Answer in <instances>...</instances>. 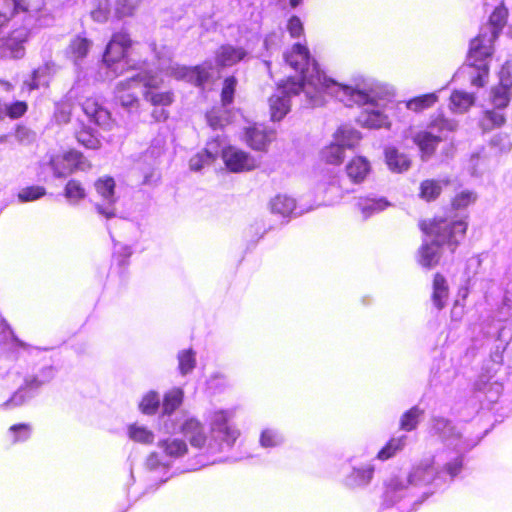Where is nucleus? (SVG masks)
Returning <instances> with one entry per match:
<instances>
[{
	"instance_id": "obj_1",
	"label": "nucleus",
	"mask_w": 512,
	"mask_h": 512,
	"mask_svg": "<svg viewBox=\"0 0 512 512\" xmlns=\"http://www.w3.org/2000/svg\"><path fill=\"white\" fill-rule=\"evenodd\" d=\"M417 226L426 238L447 247V252L450 255L455 254L468 230V222L465 219L443 214L422 218L418 221Z\"/></svg>"
},
{
	"instance_id": "obj_2",
	"label": "nucleus",
	"mask_w": 512,
	"mask_h": 512,
	"mask_svg": "<svg viewBox=\"0 0 512 512\" xmlns=\"http://www.w3.org/2000/svg\"><path fill=\"white\" fill-rule=\"evenodd\" d=\"M458 128V122L440 111L430 116L425 128L416 131L412 142L418 148L421 159H430L436 154L439 145L444 140L445 133H453Z\"/></svg>"
},
{
	"instance_id": "obj_3",
	"label": "nucleus",
	"mask_w": 512,
	"mask_h": 512,
	"mask_svg": "<svg viewBox=\"0 0 512 512\" xmlns=\"http://www.w3.org/2000/svg\"><path fill=\"white\" fill-rule=\"evenodd\" d=\"M48 165L55 178H66L78 171H86L92 168V163L81 151L75 148L51 156Z\"/></svg>"
},
{
	"instance_id": "obj_4",
	"label": "nucleus",
	"mask_w": 512,
	"mask_h": 512,
	"mask_svg": "<svg viewBox=\"0 0 512 512\" xmlns=\"http://www.w3.org/2000/svg\"><path fill=\"white\" fill-rule=\"evenodd\" d=\"M140 84L143 87L142 97L151 106H171L175 101L173 90H160L163 80L149 72H143Z\"/></svg>"
},
{
	"instance_id": "obj_5",
	"label": "nucleus",
	"mask_w": 512,
	"mask_h": 512,
	"mask_svg": "<svg viewBox=\"0 0 512 512\" xmlns=\"http://www.w3.org/2000/svg\"><path fill=\"white\" fill-rule=\"evenodd\" d=\"M132 45L133 40L128 31L120 30L112 33L102 55L104 65L112 68L124 61L128 57Z\"/></svg>"
},
{
	"instance_id": "obj_6",
	"label": "nucleus",
	"mask_w": 512,
	"mask_h": 512,
	"mask_svg": "<svg viewBox=\"0 0 512 512\" xmlns=\"http://www.w3.org/2000/svg\"><path fill=\"white\" fill-rule=\"evenodd\" d=\"M54 378L52 366L42 368L38 374L26 376L22 385L14 392L10 401L22 404L32 398L44 385L50 383Z\"/></svg>"
},
{
	"instance_id": "obj_7",
	"label": "nucleus",
	"mask_w": 512,
	"mask_h": 512,
	"mask_svg": "<svg viewBox=\"0 0 512 512\" xmlns=\"http://www.w3.org/2000/svg\"><path fill=\"white\" fill-rule=\"evenodd\" d=\"M495 41V37L489 35L487 31L481 30L469 43L467 65L489 64V60L494 54Z\"/></svg>"
},
{
	"instance_id": "obj_8",
	"label": "nucleus",
	"mask_w": 512,
	"mask_h": 512,
	"mask_svg": "<svg viewBox=\"0 0 512 512\" xmlns=\"http://www.w3.org/2000/svg\"><path fill=\"white\" fill-rule=\"evenodd\" d=\"M30 38V30L21 26L0 38V55L4 58L20 59L25 55V45Z\"/></svg>"
},
{
	"instance_id": "obj_9",
	"label": "nucleus",
	"mask_w": 512,
	"mask_h": 512,
	"mask_svg": "<svg viewBox=\"0 0 512 512\" xmlns=\"http://www.w3.org/2000/svg\"><path fill=\"white\" fill-rule=\"evenodd\" d=\"M45 6L44 0H0V29L19 14L39 13Z\"/></svg>"
},
{
	"instance_id": "obj_10",
	"label": "nucleus",
	"mask_w": 512,
	"mask_h": 512,
	"mask_svg": "<svg viewBox=\"0 0 512 512\" xmlns=\"http://www.w3.org/2000/svg\"><path fill=\"white\" fill-rule=\"evenodd\" d=\"M81 109L88 120L104 130H110L114 124L111 112L96 96L86 97L81 102Z\"/></svg>"
},
{
	"instance_id": "obj_11",
	"label": "nucleus",
	"mask_w": 512,
	"mask_h": 512,
	"mask_svg": "<svg viewBox=\"0 0 512 512\" xmlns=\"http://www.w3.org/2000/svg\"><path fill=\"white\" fill-rule=\"evenodd\" d=\"M222 159L226 168L233 173L248 172L258 167L257 160L249 152L234 146L222 150Z\"/></svg>"
},
{
	"instance_id": "obj_12",
	"label": "nucleus",
	"mask_w": 512,
	"mask_h": 512,
	"mask_svg": "<svg viewBox=\"0 0 512 512\" xmlns=\"http://www.w3.org/2000/svg\"><path fill=\"white\" fill-rule=\"evenodd\" d=\"M276 139V132L263 125L253 123L244 128L243 140L254 151L266 153L270 144Z\"/></svg>"
},
{
	"instance_id": "obj_13",
	"label": "nucleus",
	"mask_w": 512,
	"mask_h": 512,
	"mask_svg": "<svg viewBox=\"0 0 512 512\" xmlns=\"http://www.w3.org/2000/svg\"><path fill=\"white\" fill-rule=\"evenodd\" d=\"M94 187L98 195H100L104 200L107 201L106 205L96 204V211L104 216L106 219H112L116 217V197H115V188L116 183L113 177L111 176H103L98 178L94 182Z\"/></svg>"
},
{
	"instance_id": "obj_14",
	"label": "nucleus",
	"mask_w": 512,
	"mask_h": 512,
	"mask_svg": "<svg viewBox=\"0 0 512 512\" xmlns=\"http://www.w3.org/2000/svg\"><path fill=\"white\" fill-rule=\"evenodd\" d=\"M302 75L306 86L307 95L312 93H323L334 86L339 88L340 85L333 78L327 76L323 70H321L317 61H313L311 69L309 67L307 72H304Z\"/></svg>"
},
{
	"instance_id": "obj_15",
	"label": "nucleus",
	"mask_w": 512,
	"mask_h": 512,
	"mask_svg": "<svg viewBox=\"0 0 512 512\" xmlns=\"http://www.w3.org/2000/svg\"><path fill=\"white\" fill-rule=\"evenodd\" d=\"M284 60L291 69L301 75L307 72V69L313 64V61H316L312 57L309 48L301 43H294L285 51Z\"/></svg>"
},
{
	"instance_id": "obj_16",
	"label": "nucleus",
	"mask_w": 512,
	"mask_h": 512,
	"mask_svg": "<svg viewBox=\"0 0 512 512\" xmlns=\"http://www.w3.org/2000/svg\"><path fill=\"white\" fill-rule=\"evenodd\" d=\"M445 253H448L447 247L441 246L433 240L424 241L417 249L416 261L421 267L431 269L440 264Z\"/></svg>"
},
{
	"instance_id": "obj_17",
	"label": "nucleus",
	"mask_w": 512,
	"mask_h": 512,
	"mask_svg": "<svg viewBox=\"0 0 512 512\" xmlns=\"http://www.w3.org/2000/svg\"><path fill=\"white\" fill-rule=\"evenodd\" d=\"M246 56L245 48L223 44L215 52V62L219 68L231 67L245 59Z\"/></svg>"
},
{
	"instance_id": "obj_18",
	"label": "nucleus",
	"mask_w": 512,
	"mask_h": 512,
	"mask_svg": "<svg viewBox=\"0 0 512 512\" xmlns=\"http://www.w3.org/2000/svg\"><path fill=\"white\" fill-rule=\"evenodd\" d=\"M449 179L438 180L435 178H426L419 183L418 197L425 203L436 202L443 192V184L448 185Z\"/></svg>"
},
{
	"instance_id": "obj_19",
	"label": "nucleus",
	"mask_w": 512,
	"mask_h": 512,
	"mask_svg": "<svg viewBox=\"0 0 512 512\" xmlns=\"http://www.w3.org/2000/svg\"><path fill=\"white\" fill-rule=\"evenodd\" d=\"M142 73H138L124 81H121L117 85V98L120 103L125 107H131L138 103V96L136 92H131L133 89H137L141 86L140 79Z\"/></svg>"
},
{
	"instance_id": "obj_20",
	"label": "nucleus",
	"mask_w": 512,
	"mask_h": 512,
	"mask_svg": "<svg viewBox=\"0 0 512 512\" xmlns=\"http://www.w3.org/2000/svg\"><path fill=\"white\" fill-rule=\"evenodd\" d=\"M180 431L189 440L191 446L201 449L206 445L207 436L204 427L197 419L190 418L184 421Z\"/></svg>"
},
{
	"instance_id": "obj_21",
	"label": "nucleus",
	"mask_w": 512,
	"mask_h": 512,
	"mask_svg": "<svg viewBox=\"0 0 512 512\" xmlns=\"http://www.w3.org/2000/svg\"><path fill=\"white\" fill-rule=\"evenodd\" d=\"M345 170L352 183L361 184L369 175L371 164L368 159L363 156H354L347 163Z\"/></svg>"
},
{
	"instance_id": "obj_22",
	"label": "nucleus",
	"mask_w": 512,
	"mask_h": 512,
	"mask_svg": "<svg viewBox=\"0 0 512 512\" xmlns=\"http://www.w3.org/2000/svg\"><path fill=\"white\" fill-rule=\"evenodd\" d=\"M449 293L450 288L446 277L442 273L436 272L432 280L431 300L438 310H442L446 306Z\"/></svg>"
},
{
	"instance_id": "obj_23",
	"label": "nucleus",
	"mask_w": 512,
	"mask_h": 512,
	"mask_svg": "<svg viewBox=\"0 0 512 512\" xmlns=\"http://www.w3.org/2000/svg\"><path fill=\"white\" fill-rule=\"evenodd\" d=\"M385 162L389 169L396 173L407 171L412 164L411 159L398 148L389 146L384 150Z\"/></svg>"
},
{
	"instance_id": "obj_24",
	"label": "nucleus",
	"mask_w": 512,
	"mask_h": 512,
	"mask_svg": "<svg viewBox=\"0 0 512 512\" xmlns=\"http://www.w3.org/2000/svg\"><path fill=\"white\" fill-rule=\"evenodd\" d=\"M74 136L77 142L87 149L97 150L101 147V140L97 132L82 121L78 122Z\"/></svg>"
},
{
	"instance_id": "obj_25",
	"label": "nucleus",
	"mask_w": 512,
	"mask_h": 512,
	"mask_svg": "<svg viewBox=\"0 0 512 512\" xmlns=\"http://www.w3.org/2000/svg\"><path fill=\"white\" fill-rule=\"evenodd\" d=\"M215 416L216 423L213 431L217 438L228 446L233 445L239 435L238 430L228 424L226 414L223 411L217 412Z\"/></svg>"
},
{
	"instance_id": "obj_26",
	"label": "nucleus",
	"mask_w": 512,
	"mask_h": 512,
	"mask_svg": "<svg viewBox=\"0 0 512 512\" xmlns=\"http://www.w3.org/2000/svg\"><path fill=\"white\" fill-rule=\"evenodd\" d=\"M506 121V115L502 112V109L493 107L483 111L479 119V127L486 133L503 127Z\"/></svg>"
},
{
	"instance_id": "obj_27",
	"label": "nucleus",
	"mask_w": 512,
	"mask_h": 512,
	"mask_svg": "<svg viewBox=\"0 0 512 512\" xmlns=\"http://www.w3.org/2000/svg\"><path fill=\"white\" fill-rule=\"evenodd\" d=\"M359 124L370 129L388 128V116L380 110H362L357 118Z\"/></svg>"
},
{
	"instance_id": "obj_28",
	"label": "nucleus",
	"mask_w": 512,
	"mask_h": 512,
	"mask_svg": "<svg viewBox=\"0 0 512 512\" xmlns=\"http://www.w3.org/2000/svg\"><path fill=\"white\" fill-rule=\"evenodd\" d=\"M439 101L437 92H429L414 96L405 102V107L416 114L431 109Z\"/></svg>"
},
{
	"instance_id": "obj_29",
	"label": "nucleus",
	"mask_w": 512,
	"mask_h": 512,
	"mask_svg": "<svg viewBox=\"0 0 512 512\" xmlns=\"http://www.w3.org/2000/svg\"><path fill=\"white\" fill-rule=\"evenodd\" d=\"M91 46L92 40L83 35H76L71 39L67 47V56L77 63L87 57Z\"/></svg>"
},
{
	"instance_id": "obj_30",
	"label": "nucleus",
	"mask_w": 512,
	"mask_h": 512,
	"mask_svg": "<svg viewBox=\"0 0 512 512\" xmlns=\"http://www.w3.org/2000/svg\"><path fill=\"white\" fill-rule=\"evenodd\" d=\"M450 109L454 113H466L476 102L474 93L453 90L449 97Z\"/></svg>"
},
{
	"instance_id": "obj_31",
	"label": "nucleus",
	"mask_w": 512,
	"mask_h": 512,
	"mask_svg": "<svg viewBox=\"0 0 512 512\" xmlns=\"http://www.w3.org/2000/svg\"><path fill=\"white\" fill-rule=\"evenodd\" d=\"M339 89L343 92V95L347 97L345 100L347 106L376 104V99L366 91L342 84L339 85Z\"/></svg>"
},
{
	"instance_id": "obj_32",
	"label": "nucleus",
	"mask_w": 512,
	"mask_h": 512,
	"mask_svg": "<svg viewBox=\"0 0 512 512\" xmlns=\"http://www.w3.org/2000/svg\"><path fill=\"white\" fill-rule=\"evenodd\" d=\"M270 118L272 121H281L290 111L291 103L288 96L273 94L268 99Z\"/></svg>"
},
{
	"instance_id": "obj_33",
	"label": "nucleus",
	"mask_w": 512,
	"mask_h": 512,
	"mask_svg": "<svg viewBox=\"0 0 512 512\" xmlns=\"http://www.w3.org/2000/svg\"><path fill=\"white\" fill-rule=\"evenodd\" d=\"M63 196L73 204H78L87 197L84 183L77 178H70L64 185Z\"/></svg>"
},
{
	"instance_id": "obj_34",
	"label": "nucleus",
	"mask_w": 512,
	"mask_h": 512,
	"mask_svg": "<svg viewBox=\"0 0 512 512\" xmlns=\"http://www.w3.org/2000/svg\"><path fill=\"white\" fill-rule=\"evenodd\" d=\"M507 18L508 9L503 4L496 6L489 16L488 34L497 39L507 23Z\"/></svg>"
},
{
	"instance_id": "obj_35",
	"label": "nucleus",
	"mask_w": 512,
	"mask_h": 512,
	"mask_svg": "<svg viewBox=\"0 0 512 512\" xmlns=\"http://www.w3.org/2000/svg\"><path fill=\"white\" fill-rule=\"evenodd\" d=\"M391 203L385 197H361L358 201V208L364 216L387 209Z\"/></svg>"
},
{
	"instance_id": "obj_36",
	"label": "nucleus",
	"mask_w": 512,
	"mask_h": 512,
	"mask_svg": "<svg viewBox=\"0 0 512 512\" xmlns=\"http://www.w3.org/2000/svg\"><path fill=\"white\" fill-rule=\"evenodd\" d=\"M362 139V135L359 131L347 128V127H340L336 130L334 133V140L338 144H341V146L345 149H354L358 146L359 142Z\"/></svg>"
},
{
	"instance_id": "obj_37",
	"label": "nucleus",
	"mask_w": 512,
	"mask_h": 512,
	"mask_svg": "<svg viewBox=\"0 0 512 512\" xmlns=\"http://www.w3.org/2000/svg\"><path fill=\"white\" fill-rule=\"evenodd\" d=\"M489 101L496 109L504 110L511 101V90L507 84H496L490 89Z\"/></svg>"
},
{
	"instance_id": "obj_38",
	"label": "nucleus",
	"mask_w": 512,
	"mask_h": 512,
	"mask_svg": "<svg viewBox=\"0 0 512 512\" xmlns=\"http://www.w3.org/2000/svg\"><path fill=\"white\" fill-rule=\"evenodd\" d=\"M158 446L165 455L171 458H179L188 452L187 444L182 439L167 438L159 441Z\"/></svg>"
},
{
	"instance_id": "obj_39",
	"label": "nucleus",
	"mask_w": 512,
	"mask_h": 512,
	"mask_svg": "<svg viewBox=\"0 0 512 512\" xmlns=\"http://www.w3.org/2000/svg\"><path fill=\"white\" fill-rule=\"evenodd\" d=\"M320 158L325 164L338 166L344 161V148L337 142L330 143L321 150Z\"/></svg>"
},
{
	"instance_id": "obj_40",
	"label": "nucleus",
	"mask_w": 512,
	"mask_h": 512,
	"mask_svg": "<svg viewBox=\"0 0 512 512\" xmlns=\"http://www.w3.org/2000/svg\"><path fill=\"white\" fill-rule=\"evenodd\" d=\"M184 392L181 388L175 387L167 391L162 401V412L165 415H171L183 403Z\"/></svg>"
},
{
	"instance_id": "obj_41",
	"label": "nucleus",
	"mask_w": 512,
	"mask_h": 512,
	"mask_svg": "<svg viewBox=\"0 0 512 512\" xmlns=\"http://www.w3.org/2000/svg\"><path fill=\"white\" fill-rule=\"evenodd\" d=\"M211 69L212 64L209 61L191 66L190 84L195 87L204 88L211 79Z\"/></svg>"
},
{
	"instance_id": "obj_42",
	"label": "nucleus",
	"mask_w": 512,
	"mask_h": 512,
	"mask_svg": "<svg viewBox=\"0 0 512 512\" xmlns=\"http://www.w3.org/2000/svg\"><path fill=\"white\" fill-rule=\"evenodd\" d=\"M405 440V436L390 438L385 443V445L378 451L376 456L377 459L380 461H386L394 457L399 451H401L404 448Z\"/></svg>"
},
{
	"instance_id": "obj_43",
	"label": "nucleus",
	"mask_w": 512,
	"mask_h": 512,
	"mask_svg": "<svg viewBox=\"0 0 512 512\" xmlns=\"http://www.w3.org/2000/svg\"><path fill=\"white\" fill-rule=\"evenodd\" d=\"M424 411L418 406H413L404 412L400 418L399 428L403 431L410 432L417 428L420 417Z\"/></svg>"
},
{
	"instance_id": "obj_44",
	"label": "nucleus",
	"mask_w": 512,
	"mask_h": 512,
	"mask_svg": "<svg viewBox=\"0 0 512 512\" xmlns=\"http://www.w3.org/2000/svg\"><path fill=\"white\" fill-rule=\"evenodd\" d=\"M278 88L281 90V96H288L289 98L292 95H298L301 92L306 93V86L304 83L303 75L299 80L294 77H288L278 83Z\"/></svg>"
},
{
	"instance_id": "obj_45",
	"label": "nucleus",
	"mask_w": 512,
	"mask_h": 512,
	"mask_svg": "<svg viewBox=\"0 0 512 512\" xmlns=\"http://www.w3.org/2000/svg\"><path fill=\"white\" fill-rule=\"evenodd\" d=\"M143 0H116L114 14L118 19L133 17Z\"/></svg>"
},
{
	"instance_id": "obj_46",
	"label": "nucleus",
	"mask_w": 512,
	"mask_h": 512,
	"mask_svg": "<svg viewBox=\"0 0 512 512\" xmlns=\"http://www.w3.org/2000/svg\"><path fill=\"white\" fill-rule=\"evenodd\" d=\"M238 80L234 75L224 78L220 93V101L223 106H229L234 101Z\"/></svg>"
},
{
	"instance_id": "obj_47",
	"label": "nucleus",
	"mask_w": 512,
	"mask_h": 512,
	"mask_svg": "<svg viewBox=\"0 0 512 512\" xmlns=\"http://www.w3.org/2000/svg\"><path fill=\"white\" fill-rule=\"evenodd\" d=\"M271 209L274 213L286 216L294 211L295 202L286 195H276L271 201Z\"/></svg>"
},
{
	"instance_id": "obj_48",
	"label": "nucleus",
	"mask_w": 512,
	"mask_h": 512,
	"mask_svg": "<svg viewBox=\"0 0 512 512\" xmlns=\"http://www.w3.org/2000/svg\"><path fill=\"white\" fill-rule=\"evenodd\" d=\"M160 407V398L157 392L149 391L141 399L139 409L143 414L154 415Z\"/></svg>"
},
{
	"instance_id": "obj_49",
	"label": "nucleus",
	"mask_w": 512,
	"mask_h": 512,
	"mask_svg": "<svg viewBox=\"0 0 512 512\" xmlns=\"http://www.w3.org/2000/svg\"><path fill=\"white\" fill-rule=\"evenodd\" d=\"M128 435L131 440L142 444H151L154 440V434L151 430L137 424H131L128 427Z\"/></svg>"
},
{
	"instance_id": "obj_50",
	"label": "nucleus",
	"mask_w": 512,
	"mask_h": 512,
	"mask_svg": "<svg viewBox=\"0 0 512 512\" xmlns=\"http://www.w3.org/2000/svg\"><path fill=\"white\" fill-rule=\"evenodd\" d=\"M73 105L68 101L56 103L53 118L59 125L68 124L71 121Z\"/></svg>"
},
{
	"instance_id": "obj_51",
	"label": "nucleus",
	"mask_w": 512,
	"mask_h": 512,
	"mask_svg": "<svg viewBox=\"0 0 512 512\" xmlns=\"http://www.w3.org/2000/svg\"><path fill=\"white\" fill-rule=\"evenodd\" d=\"M476 199L477 195L473 191L465 190L455 194L450 200V205L454 210H461L470 206Z\"/></svg>"
},
{
	"instance_id": "obj_52",
	"label": "nucleus",
	"mask_w": 512,
	"mask_h": 512,
	"mask_svg": "<svg viewBox=\"0 0 512 512\" xmlns=\"http://www.w3.org/2000/svg\"><path fill=\"white\" fill-rule=\"evenodd\" d=\"M46 195V188L40 185L27 186L18 193V199L21 202H31L38 200Z\"/></svg>"
},
{
	"instance_id": "obj_53",
	"label": "nucleus",
	"mask_w": 512,
	"mask_h": 512,
	"mask_svg": "<svg viewBox=\"0 0 512 512\" xmlns=\"http://www.w3.org/2000/svg\"><path fill=\"white\" fill-rule=\"evenodd\" d=\"M471 68L476 69L477 73L470 78V84L477 88H483L486 86L490 74V65H468Z\"/></svg>"
},
{
	"instance_id": "obj_54",
	"label": "nucleus",
	"mask_w": 512,
	"mask_h": 512,
	"mask_svg": "<svg viewBox=\"0 0 512 512\" xmlns=\"http://www.w3.org/2000/svg\"><path fill=\"white\" fill-rule=\"evenodd\" d=\"M179 369L182 374L191 372L196 364L195 353L189 349L181 351L178 355Z\"/></svg>"
},
{
	"instance_id": "obj_55",
	"label": "nucleus",
	"mask_w": 512,
	"mask_h": 512,
	"mask_svg": "<svg viewBox=\"0 0 512 512\" xmlns=\"http://www.w3.org/2000/svg\"><path fill=\"white\" fill-rule=\"evenodd\" d=\"M384 488V497L388 499L391 498L396 492L406 489L407 483H405V481L401 478L394 476L384 484Z\"/></svg>"
},
{
	"instance_id": "obj_56",
	"label": "nucleus",
	"mask_w": 512,
	"mask_h": 512,
	"mask_svg": "<svg viewBox=\"0 0 512 512\" xmlns=\"http://www.w3.org/2000/svg\"><path fill=\"white\" fill-rule=\"evenodd\" d=\"M28 110V104L25 101H15L6 106L5 111L10 119L22 117Z\"/></svg>"
},
{
	"instance_id": "obj_57",
	"label": "nucleus",
	"mask_w": 512,
	"mask_h": 512,
	"mask_svg": "<svg viewBox=\"0 0 512 512\" xmlns=\"http://www.w3.org/2000/svg\"><path fill=\"white\" fill-rule=\"evenodd\" d=\"M287 30L291 38H299L304 34V27L301 19L292 15L287 21Z\"/></svg>"
},
{
	"instance_id": "obj_58",
	"label": "nucleus",
	"mask_w": 512,
	"mask_h": 512,
	"mask_svg": "<svg viewBox=\"0 0 512 512\" xmlns=\"http://www.w3.org/2000/svg\"><path fill=\"white\" fill-rule=\"evenodd\" d=\"M9 431L14 434V441H24L29 438L31 426L27 423H18L10 426Z\"/></svg>"
},
{
	"instance_id": "obj_59",
	"label": "nucleus",
	"mask_w": 512,
	"mask_h": 512,
	"mask_svg": "<svg viewBox=\"0 0 512 512\" xmlns=\"http://www.w3.org/2000/svg\"><path fill=\"white\" fill-rule=\"evenodd\" d=\"M170 75L178 81H186L190 83L191 66L176 64L170 68Z\"/></svg>"
},
{
	"instance_id": "obj_60",
	"label": "nucleus",
	"mask_w": 512,
	"mask_h": 512,
	"mask_svg": "<svg viewBox=\"0 0 512 512\" xmlns=\"http://www.w3.org/2000/svg\"><path fill=\"white\" fill-rule=\"evenodd\" d=\"M205 116H206L208 125L212 129L216 130V129L222 128L224 126L222 113L220 110L212 108L206 112Z\"/></svg>"
},
{
	"instance_id": "obj_61",
	"label": "nucleus",
	"mask_w": 512,
	"mask_h": 512,
	"mask_svg": "<svg viewBox=\"0 0 512 512\" xmlns=\"http://www.w3.org/2000/svg\"><path fill=\"white\" fill-rule=\"evenodd\" d=\"M464 464V457L458 456L453 460L447 462L444 466V470L450 475L451 478H454L460 474L462 471Z\"/></svg>"
},
{
	"instance_id": "obj_62",
	"label": "nucleus",
	"mask_w": 512,
	"mask_h": 512,
	"mask_svg": "<svg viewBox=\"0 0 512 512\" xmlns=\"http://www.w3.org/2000/svg\"><path fill=\"white\" fill-rule=\"evenodd\" d=\"M153 109L150 113V117L152 118L154 123H162L166 122L170 117V106H152Z\"/></svg>"
},
{
	"instance_id": "obj_63",
	"label": "nucleus",
	"mask_w": 512,
	"mask_h": 512,
	"mask_svg": "<svg viewBox=\"0 0 512 512\" xmlns=\"http://www.w3.org/2000/svg\"><path fill=\"white\" fill-rule=\"evenodd\" d=\"M165 151V140L154 139L145 151V155L153 158L161 156Z\"/></svg>"
},
{
	"instance_id": "obj_64",
	"label": "nucleus",
	"mask_w": 512,
	"mask_h": 512,
	"mask_svg": "<svg viewBox=\"0 0 512 512\" xmlns=\"http://www.w3.org/2000/svg\"><path fill=\"white\" fill-rule=\"evenodd\" d=\"M497 84H507L508 89L512 88V65L505 63L499 72V82Z\"/></svg>"
}]
</instances>
